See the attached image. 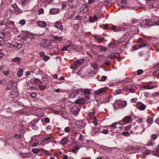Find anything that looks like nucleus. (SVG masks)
<instances>
[{
	"instance_id": "f257e3e1",
	"label": "nucleus",
	"mask_w": 159,
	"mask_h": 159,
	"mask_svg": "<svg viewBox=\"0 0 159 159\" xmlns=\"http://www.w3.org/2000/svg\"><path fill=\"white\" fill-rule=\"evenodd\" d=\"M39 119H35L33 120L28 124V126L30 129L37 130L38 128V126L37 125V124L39 121Z\"/></svg>"
},
{
	"instance_id": "f03ea898",
	"label": "nucleus",
	"mask_w": 159,
	"mask_h": 159,
	"mask_svg": "<svg viewBox=\"0 0 159 159\" xmlns=\"http://www.w3.org/2000/svg\"><path fill=\"white\" fill-rule=\"evenodd\" d=\"M141 26L148 28L153 25H152V22L150 19H147L143 20H142L141 23L140 24Z\"/></svg>"
},
{
	"instance_id": "7ed1b4c3",
	"label": "nucleus",
	"mask_w": 159,
	"mask_h": 159,
	"mask_svg": "<svg viewBox=\"0 0 159 159\" xmlns=\"http://www.w3.org/2000/svg\"><path fill=\"white\" fill-rule=\"evenodd\" d=\"M127 104V102H126L120 101L119 100H116L114 103V108L117 106L116 109L122 108L125 107Z\"/></svg>"
},
{
	"instance_id": "20e7f679",
	"label": "nucleus",
	"mask_w": 159,
	"mask_h": 159,
	"mask_svg": "<svg viewBox=\"0 0 159 159\" xmlns=\"http://www.w3.org/2000/svg\"><path fill=\"white\" fill-rule=\"evenodd\" d=\"M84 61V59H80L74 62L70 66V67L72 69H75L78 66L83 63Z\"/></svg>"
},
{
	"instance_id": "39448f33",
	"label": "nucleus",
	"mask_w": 159,
	"mask_h": 159,
	"mask_svg": "<svg viewBox=\"0 0 159 159\" xmlns=\"http://www.w3.org/2000/svg\"><path fill=\"white\" fill-rule=\"evenodd\" d=\"M136 87L133 85H127L125 86L123 89L125 90H129L131 93H134Z\"/></svg>"
},
{
	"instance_id": "423d86ee",
	"label": "nucleus",
	"mask_w": 159,
	"mask_h": 159,
	"mask_svg": "<svg viewBox=\"0 0 159 159\" xmlns=\"http://www.w3.org/2000/svg\"><path fill=\"white\" fill-rule=\"evenodd\" d=\"M3 72L5 75L9 78H12L14 77V73L11 71H9V69L7 67L6 69L3 70Z\"/></svg>"
},
{
	"instance_id": "0eeeda50",
	"label": "nucleus",
	"mask_w": 159,
	"mask_h": 159,
	"mask_svg": "<svg viewBox=\"0 0 159 159\" xmlns=\"http://www.w3.org/2000/svg\"><path fill=\"white\" fill-rule=\"evenodd\" d=\"M138 43H140L138 46L139 48H141L143 47L149 46V45L148 44L147 42H146V41L143 40L142 38H139L138 39Z\"/></svg>"
},
{
	"instance_id": "6e6552de",
	"label": "nucleus",
	"mask_w": 159,
	"mask_h": 159,
	"mask_svg": "<svg viewBox=\"0 0 159 159\" xmlns=\"http://www.w3.org/2000/svg\"><path fill=\"white\" fill-rule=\"evenodd\" d=\"M110 30H113L114 32L119 31L121 30H124V28L122 27H116L115 25H112L111 27L110 28Z\"/></svg>"
},
{
	"instance_id": "1a4fd4ad",
	"label": "nucleus",
	"mask_w": 159,
	"mask_h": 159,
	"mask_svg": "<svg viewBox=\"0 0 159 159\" xmlns=\"http://www.w3.org/2000/svg\"><path fill=\"white\" fill-rule=\"evenodd\" d=\"M21 44H18L15 42H12L11 43H8L7 44L8 47H10L12 49H15L19 48V46H21Z\"/></svg>"
},
{
	"instance_id": "9d476101",
	"label": "nucleus",
	"mask_w": 159,
	"mask_h": 159,
	"mask_svg": "<svg viewBox=\"0 0 159 159\" xmlns=\"http://www.w3.org/2000/svg\"><path fill=\"white\" fill-rule=\"evenodd\" d=\"M149 7L150 8H159V0H154L153 2L151 3L149 5Z\"/></svg>"
},
{
	"instance_id": "9b49d317",
	"label": "nucleus",
	"mask_w": 159,
	"mask_h": 159,
	"mask_svg": "<svg viewBox=\"0 0 159 159\" xmlns=\"http://www.w3.org/2000/svg\"><path fill=\"white\" fill-rule=\"evenodd\" d=\"M101 133L100 129L98 128H95L92 129L91 131V134L92 136H97Z\"/></svg>"
},
{
	"instance_id": "f8f14e48",
	"label": "nucleus",
	"mask_w": 159,
	"mask_h": 159,
	"mask_svg": "<svg viewBox=\"0 0 159 159\" xmlns=\"http://www.w3.org/2000/svg\"><path fill=\"white\" fill-rule=\"evenodd\" d=\"M131 119V118L130 116H127L124 117L122 120L120 121L119 123L122 125V123L121 122L124 123H129Z\"/></svg>"
},
{
	"instance_id": "ddd939ff",
	"label": "nucleus",
	"mask_w": 159,
	"mask_h": 159,
	"mask_svg": "<svg viewBox=\"0 0 159 159\" xmlns=\"http://www.w3.org/2000/svg\"><path fill=\"white\" fill-rule=\"evenodd\" d=\"M120 57L119 53L118 52H113L109 54L107 56V58L111 59H114L116 58H119Z\"/></svg>"
},
{
	"instance_id": "4468645a",
	"label": "nucleus",
	"mask_w": 159,
	"mask_h": 159,
	"mask_svg": "<svg viewBox=\"0 0 159 159\" xmlns=\"http://www.w3.org/2000/svg\"><path fill=\"white\" fill-rule=\"evenodd\" d=\"M79 93V90L75 89L70 93V98H75Z\"/></svg>"
},
{
	"instance_id": "2eb2a0df",
	"label": "nucleus",
	"mask_w": 159,
	"mask_h": 159,
	"mask_svg": "<svg viewBox=\"0 0 159 159\" xmlns=\"http://www.w3.org/2000/svg\"><path fill=\"white\" fill-rule=\"evenodd\" d=\"M136 107L140 110H143L146 108V106L142 102H138L137 103Z\"/></svg>"
},
{
	"instance_id": "dca6fc26",
	"label": "nucleus",
	"mask_w": 159,
	"mask_h": 159,
	"mask_svg": "<svg viewBox=\"0 0 159 159\" xmlns=\"http://www.w3.org/2000/svg\"><path fill=\"white\" fill-rule=\"evenodd\" d=\"M107 89V88H102L100 89L95 91V95L101 94H102L103 93H105Z\"/></svg>"
},
{
	"instance_id": "f3484780",
	"label": "nucleus",
	"mask_w": 159,
	"mask_h": 159,
	"mask_svg": "<svg viewBox=\"0 0 159 159\" xmlns=\"http://www.w3.org/2000/svg\"><path fill=\"white\" fill-rule=\"evenodd\" d=\"M39 143V141L38 139L35 138H33L31 139L29 143L30 145L33 146H36L38 145Z\"/></svg>"
},
{
	"instance_id": "a211bd4d",
	"label": "nucleus",
	"mask_w": 159,
	"mask_h": 159,
	"mask_svg": "<svg viewBox=\"0 0 159 159\" xmlns=\"http://www.w3.org/2000/svg\"><path fill=\"white\" fill-rule=\"evenodd\" d=\"M28 36L29 37L27 36H25L24 39V43L26 44L31 43L33 39H34V38L33 37H30L29 35Z\"/></svg>"
},
{
	"instance_id": "6ab92c4d",
	"label": "nucleus",
	"mask_w": 159,
	"mask_h": 159,
	"mask_svg": "<svg viewBox=\"0 0 159 159\" xmlns=\"http://www.w3.org/2000/svg\"><path fill=\"white\" fill-rule=\"evenodd\" d=\"M56 28L60 30H63V26L62 25L61 23L60 22H57L55 23V25H53Z\"/></svg>"
},
{
	"instance_id": "aec40b11",
	"label": "nucleus",
	"mask_w": 159,
	"mask_h": 159,
	"mask_svg": "<svg viewBox=\"0 0 159 159\" xmlns=\"http://www.w3.org/2000/svg\"><path fill=\"white\" fill-rule=\"evenodd\" d=\"M89 8L85 4H83L80 8V11L83 13H86L87 12Z\"/></svg>"
},
{
	"instance_id": "412c9836",
	"label": "nucleus",
	"mask_w": 159,
	"mask_h": 159,
	"mask_svg": "<svg viewBox=\"0 0 159 159\" xmlns=\"http://www.w3.org/2000/svg\"><path fill=\"white\" fill-rule=\"evenodd\" d=\"M98 19V18L96 15H95L93 17H92L90 16H89L88 21L91 23H93L95 22Z\"/></svg>"
},
{
	"instance_id": "4be33fe9",
	"label": "nucleus",
	"mask_w": 159,
	"mask_h": 159,
	"mask_svg": "<svg viewBox=\"0 0 159 159\" xmlns=\"http://www.w3.org/2000/svg\"><path fill=\"white\" fill-rule=\"evenodd\" d=\"M59 11V10L57 8H52L50 9V13L52 14H55L57 13Z\"/></svg>"
},
{
	"instance_id": "5701e85b",
	"label": "nucleus",
	"mask_w": 159,
	"mask_h": 159,
	"mask_svg": "<svg viewBox=\"0 0 159 159\" xmlns=\"http://www.w3.org/2000/svg\"><path fill=\"white\" fill-rule=\"evenodd\" d=\"M37 24L38 25L41 27H44L47 25L46 22L44 21H38L37 22Z\"/></svg>"
},
{
	"instance_id": "b1692460",
	"label": "nucleus",
	"mask_w": 159,
	"mask_h": 159,
	"mask_svg": "<svg viewBox=\"0 0 159 159\" xmlns=\"http://www.w3.org/2000/svg\"><path fill=\"white\" fill-rule=\"evenodd\" d=\"M111 65V62L109 60H106L105 62L102 65V67L103 68H106Z\"/></svg>"
},
{
	"instance_id": "393cba45",
	"label": "nucleus",
	"mask_w": 159,
	"mask_h": 159,
	"mask_svg": "<svg viewBox=\"0 0 159 159\" xmlns=\"http://www.w3.org/2000/svg\"><path fill=\"white\" fill-rule=\"evenodd\" d=\"M80 111L79 108L75 107H73L71 109V111L75 115H77L78 114Z\"/></svg>"
},
{
	"instance_id": "a878e982",
	"label": "nucleus",
	"mask_w": 159,
	"mask_h": 159,
	"mask_svg": "<svg viewBox=\"0 0 159 159\" xmlns=\"http://www.w3.org/2000/svg\"><path fill=\"white\" fill-rule=\"evenodd\" d=\"M85 101L84 98H82L79 99L75 101V103L79 105H81L82 103H84Z\"/></svg>"
},
{
	"instance_id": "bb28decb",
	"label": "nucleus",
	"mask_w": 159,
	"mask_h": 159,
	"mask_svg": "<svg viewBox=\"0 0 159 159\" xmlns=\"http://www.w3.org/2000/svg\"><path fill=\"white\" fill-rule=\"evenodd\" d=\"M52 39L53 41H56L57 40L59 41H61L62 40V38L61 37H58L57 36H54V35H52Z\"/></svg>"
},
{
	"instance_id": "cd10ccee",
	"label": "nucleus",
	"mask_w": 159,
	"mask_h": 159,
	"mask_svg": "<svg viewBox=\"0 0 159 159\" xmlns=\"http://www.w3.org/2000/svg\"><path fill=\"white\" fill-rule=\"evenodd\" d=\"M156 148L153 151V154L159 157V144Z\"/></svg>"
},
{
	"instance_id": "c85d7f7f",
	"label": "nucleus",
	"mask_w": 159,
	"mask_h": 159,
	"mask_svg": "<svg viewBox=\"0 0 159 159\" xmlns=\"http://www.w3.org/2000/svg\"><path fill=\"white\" fill-rule=\"evenodd\" d=\"M68 141V139L67 137H64L61 139V144L62 145L66 144L67 143Z\"/></svg>"
},
{
	"instance_id": "c756f323",
	"label": "nucleus",
	"mask_w": 159,
	"mask_h": 159,
	"mask_svg": "<svg viewBox=\"0 0 159 159\" xmlns=\"http://www.w3.org/2000/svg\"><path fill=\"white\" fill-rule=\"evenodd\" d=\"M90 64L91 66H92L94 70H95L97 69L98 68V64L97 62H92Z\"/></svg>"
},
{
	"instance_id": "7c9ffc66",
	"label": "nucleus",
	"mask_w": 159,
	"mask_h": 159,
	"mask_svg": "<svg viewBox=\"0 0 159 159\" xmlns=\"http://www.w3.org/2000/svg\"><path fill=\"white\" fill-rule=\"evenodd\" d=\"M90 93V91H89L88 89H86L85 92L84 93L85 97L88 99H89Z\"/></svg>"
},
{
	"instance_id": "2f4dec72",
	"label": "nucleus",
	"mask_w": 159,
	"mask_h": 159,
	"mask_svg": "<svg viewBox=\"0 0 159 159\" xmlns=\"http://www.w3.org/2000/svg\"><path fill=\"white\" fill-rule=\"evenodd\" d=\"M23 69L22 68L18 70L17 72V76L19 77L23 75Z\"/></svg>"
},
{
	"instance_id": "473e14b6",
	"label": "nucleus",
	"mask_w": 159,
	"mask_h": 159,
	"mask_svg": "<svg viewBox=\"0 0 159 159\" xmlns=\"http://www.w3.org/2000/svg\"><path fill=\"white\" fill-rule=\"evenodd\" d=\"M147 121L151 125L153 122V118L148 117L147 119Z\"/></svg>"
},
{
	"instance_id": "72a5a7b5",
	"label": "nucleus",
	"mask_w": 159,
	"mask_h": 159,
	"mask_svg": "<svg viewBox=\"0 0 159 159\" xmlns=\"http://www.w3.org/2000/svg\"><path fill=\"white\" fill-rule=\"evenodd\" d=\"M7 90H12L14 89L13 86L12 84H8L7 86Z\"/></svg>"
},
{
	"instance_id": "f704fd0d",
	"label": "nucleus",
	"mask_w": 159,
	"mask_h": 159,
	"mask_svg": "<svg viewBox=\"0 0 159 159\" xmlns=\"http://www.w3.org/2000/svg\"><path fill=\"white\" fill-rule=\"evenodd\" d=\"M34 82L38 84H40L43 83L39 79L37 78H35L34 80Z\"/></svg>"
},
{
	"instance_id": "c9c22d12",
	"label": "nucleus",
	"mask_w": 159,
	"mask_h": 159,
	"mask_svg": "<svg viewBox=\"0 0 159 159\" xmlns=\"http://www.w3.org/2000/svg\"><path fill=\"white\" fill-rule=\"evenodd\" d=\"M21 58L19 57H15L11 60V61L14 62H18L20 61Z\"/></svg>"
},
{
	"instance_id": "e433bc0d",
	"label": "nucleus",
	"mask_w": 159,
	"mask_h": 159,
	"mask_svg": "<svg viewBox=\"0 0 159 159\" xmlns=\"http://www.w3.org/2000/svg\"><path fill=\"white\" fill-rule=\"evenodd\" d=\"M151 152V151L150 150H147L145 151L143 153V156L147 155L150 154Z\"/></svg>"
},
{
	"instance_id": "4c0bfd02",
	"label": "nucleus",
	"mask_w": 159,
	"mask_h": 159,
	"mask_svg": "<svg viewBox=\"0 0 159 159\" xmlns=\"http://www.w3.org/2000/svg\"><path fill=\"white\" fill-rule=\"evenodd\" d=\"M116 43H110L108 45V46L109 47V48H113L116 47Z\"/></svg>"
},
{
	"instance_id": "58836bf2",
	"label": "nucleus",
	"mask_w": 159,
	"mask_h": 159,
	"mask_svg": "<svg viewBox=\"0 0 159 159\" xmlns=\"http://www.w3.org/2000/svg\"><path fill=\"white\" fill-rule=\"evenodd\" d=\"M54 92L56 93H60V92H62V93H64L66 92V90H63V89H55L54 90Z\"/></svg>"
},
{
	"instance_id": "ea45409f",
	"label": "nucleus",
	"mask_w": 159,
	"mask_h": 159,
	"mask_svg": "<svg viewBox=\"0 0 159 159\" xmlns=\"http://www.w3.org/2000/svg\"><path fill=\"white\" fill-rule=\"evenodd\" d=\"M98 47H100V49L101 51H105L107 49V47H104L102 45H99L98 46Z\"/></svg>"
},
{
	"instance_id": "a19ab883",
	"label": "nucleus",
	"mask_w": 159,
	"mask_h": 159,
	"mask_svg": "<svg viewBox=\"0 0 159 159\" xmlns=\"http://www.w3.org/2000/svg\"><path fill=\"white\" fill-rule=\"evenodd\" d=\"M4 42L3 38L0 36V46H2L4 44Z\"/></svg>"
},
{
	"instance_id": "79ce46f5",
	"label": "nucleus",
	"mask_w": 159,
	"mask_h": 159,
	"mask_svg": "<svg viewBox=\"0 0 159 159\" xmlns=\"http://www.w3.org/2000/svg\"><path fill=\"white\" fill-rule=\"evenodd\" d=\"M52 137L51 136H49L48 137L44 139V142H45V143H49V142L48 141V140L52 139Z\"/></svg>"
},
{
	"instance_id": "37998d69",
	"label": "nucleus",
	"mask_w": 159,
	"mask_h": 159,
	"mask_svg": "<svg viewBox=\"0 0 159 159\" xmlns=\"http://www.w3.org/2000/svg\"><path fill=\"white\" fill-rule=\"evenodd\" d=\"M121 134L123 135H124L126 137L129 136L130 135L129 133L127 131L123 132Z\"/></svg>"
},
{
	"instance_id": "c03bdc74",
	"label": "nucleus",
	"mask_w": 159,
	"mask_h": 159,
	"mask_svg": "<svg viewBox=\"0 0 159 159\" xmlns=\"http://www.w3.org/2000/svg\"><path fill=\"white\" fill-rule=\"evenodd\" d=\"M155 87L154 86H151L150 84H147L146 85V89H152Z\"/></svg>"
},
{
	"instance_id": "a18cd8bd",
	"label": "nucleus",
	"mask_w": 159,
	"mask_h": 159,
	"mask_svg": "<svg viewBox=\"0 0 159 159\" xmlns=\"http://www.w3.org/2000/svg\"><path fill=\"white\" fill-rule=\"evenodd\" d=\"M151 138L153 140L157 139V135L156 134H154L152 135Z\"/></svg>"
},
{
	"instance_id": "49530a36",
	"label": "nucleus",
	"mask_w": 159,
	"mask_h": 159,
	"mask_svg": "<svg viewBox=\"0 0 159 159\" xmlns=\"http://www.w3.org/2000/svg\"><path fill=\"white\" fill-rule=\"evenodd\" d=\"M19 23L22 25H24L25 23V20L24 19L21 20L19 22Z\"/></svg>"
},
{
	"instance_id": "de8ad7c7",
	"label": "nucleus",
	"mask_w": 159,
	"mask_h": 159,
	"mask_svg": "<svg viewBox=\"0 0 159 159\" xmlns=\"http://www.w3.org/2000/svg\"><path fill=\"white\" fill-rule=\"evenodd\" d=\"M38 88L40 90H43L46 89V87L44 85H40L39 86Z\"/></svg>"
},
{
	"instance_id": "09e8293b",
	"label": "nucleus",
	"mask_w": 159,
	"mask_h": 159,
	"mask_svg": "<svg viewBox=\"0 0 159 159\" xmlns=\"http://www.w3.org/2000/svg\"><path fill=\"white\" fill-rule=\"evenodd\" d=\"M159 75V69L158 70L152 73V75L154 76H157Z\"/></svg>"
},
{
	"instance_id": "8fccbe9b",
	"label": "nucleus",
	"mask_w": 159,
	"mask_h": 159,
	"mask_svg": "<svg viewBox=\"0 0 159 159\" xmlns=\"http://www.w3.org/2000/svg\"><path fill=\"white\" fill-rule=\"evenodd\" d=\"M131 22L133 24H135L138 22V20L134 19H132L131 20Z\"/></svg>"
},
{
	"instance_id": "3c124183",
	"label": "nucleus",
	"mask_w": 159,
	"mask_h": 159,
	"mask_svg": "<svg viewBox=\"0 0 159 159\" xmlns=\"http://www.w3.org/2000/svg\"><path fill=\"white\" fill-rule=\"evenodd\" d=\"M107 77L105 76H102L101 77V78L100 80V81H103L106 80Z\"/></svg>"
},
{
	"instance_id": "603ef678",
	"label": "nucleus",
	"mask_w": 159,
	"mask_h": 159,
	"mask_svg": "<svg viewBox=\"0 0 159 159\" xmlns=\"http://www.w3.org/2000/svg\"><path fill=\"white\" fill-rule=\"evenodd\" d=\"M32 152L35 154H37L39 152V149H33Z\"/></svg>"
},
{
	"instance_id": "864d4df0",
	"label": "nucleus",
	"mask_w": 159,
	"mask_h": 159,
	"mask_svg": "<svg viewBox=\"0 0 159 159\" xmlns=\"http://www.w3.org/2000/svg\"><path fill=\"white\" fill-rule=\"evenodd\" d=\"M116 91L118 94H120L123 92V90L122 89L116 90Z\"/></svg>"
},
{
	"instance_id": "5fc2aeb1",
	"label": "nucleus",
	"mask_w": 159,
	"mask_h": 159,
	"mask_svg": "<svg viewBox=\"0 0 159 159\" xmlns=\"http://www.w3.org/2000/svg\"><path fill=\"white\" fill-rule=\"evenodd\" d=\"M66 5L67 3L66 2H64L61 5V8L63 10L65 9Z\"/></svg>"
},
{
	"instance_id": "6e6d98bb",
	"label": "nucleus",
	"mask_w": 159,
	"mask_h": 159,
	"mask_svg": "<svg viewBox=\"0 0 159 159\" xmlns=\"http://www.w3.org/2000/svg\"><path fill=\"white\" fill-rule=\"evenodd\" d=\"M39 14H43L44 13V10L43 9V8H41L39 10Z\"/></svg>"
},
{
	"instance_id": "4d7b16f0",
	"label": "nucleus",
	"mask_w": 159,
	"mask_h": 159,
	"mask_svg": "<svg viewBox=\"0 0 159 159\" xmlns=\"http://www.w3.org/2000/svg\"><path fill=\"white\" fill-rule=\"evenodd\" d=\"M65 131L66 133H68L70 131V128L69 127H66L65 128Z\"/></svg>"
},
{
	"instance_id": "13d9d810",
	"label": "nucleus",
	"mask_w": 159,
	"mask_h": 159,
	"mask_svg": "<svg viewBox=\"0 0 159 159\" xmlns=\"http://www.w3.org/2000/svg\"><path fill=\"white\" fill-rule=\"evenodd\" d=\"M14 137L16 139H19L21 138V135L20 134L19 135L16 134L14 135Z\"/></svg>"
},
{
	"instance_id": "bf43d9fd",
	"label": "nucleus",
	"mask_w": 159,
	"mask_h": 159,
	"mask_svg": "<svg viewBox=\"0 0 159 159\" xmlns=\"http://www.w3.org/2000/svg\"><path fill=\"white\" fill-rule=\"evenodd\" d=\"M79 25L78 24H75L74 25V29L76 30H78L79 28Z\"/></svg>"
},
{
	"instance_id": "052dcab7",
	"label": "nucleus",
	"mask_w": 159,
	"mask_h": 159,
	"mask_svg": "<svg viewBox=\"0 0 159 159\" xmlns=\"http://www.w3.org/2000/svg\"><path fill=\"white\" fill-rule=\"evenodd\" d=\"M143 71L142 70H139L137 71V74L138 75H140L143 73Z\"/></svg>"
},
{
	"instance_id": "680f3d73",
	"label": "nucleus",
	"mask_w": 159,
	"mask_h": 159,
	"mask_svg": "<svg viewBox=\"0 0 159 159\" xmlns=\"http://www.w3.org/2000/svg\"><path fill=\"white\" fill-rule=\"evenodd\" d=\"M104 40V39L101 38H99L98 39H97V41L99 43H100L102 42Z\"/></svg>"
},
{
	"instance_id": "e2e57ef3",
	"label": "nucleus",
	"mask_w": 159,
	"mask_h": 159,
	"mask_svg": "<svg viewBox=\"0 0 159 159\" xmlns=\"http://www.w3.org/2000/svg\"><path fill=\"white\" fill-rule=\"evenodd\" d=\"M36 95V94L35 92L32 93L30 94V95L32 98H34Z\"/></svg>"
},
{
	"instance_id": "0e129e2a",
	"label": "nucleus",
	"mask_w": 159,
	"mask_h": 159,
	"mask_svg": "<svg viewBox=\"0 0 159 159\" xmlns=\"http://www.w3.org/2000/svg\"><path fill=\"white\" fill-rule=\"evenodd\" d=\"M50 59V57L48 56H45L43 57V60L45 61H48Z\"/></svg>"
},
{
	"instance_id": "69168bd1",
	"label": "nucleus",
	"mask_w": 159,
	"mask_h": 159,
	"mask_svg": "<svg viewBox=\"0 0 159 159\" xmlns=\"http://www.w3.org/2000/svg\"><path fill=\"white\" fill-rule=\"evenodd\" d=\"M152 96L154 97H156L157 96H159V92H158L156 93H154L152 94Z\"/></svg>"
},
{
	"instance_id": "338daca9",
	"label": "nucleus",
	"mask_w": 159,
	"mask_h": 159,
	"mask_svg": "<svg viewBox=\"0 0 159 159\" xmlns=\"http://www.w3.org/2000/svg\"><path fill=\"white\" fill-rule=\"evenodd\" d=\"M108 130L106 129H104L102 130V133L103 134H106L108 132Z\"/></svg>"
},
{
	"instance_id": "774afa93",
	"label": "nucleus",
	"mask_w": 159,
	"mask_h": 159,
	"mask_svg": "<svg viewBox=\"0 0 159 159\" xmlns=\"http://www.w3.org/2000/svg\"><path fill=\"white\" fill-rule=\"evenodd\" d=\"M44 121L46 123H48L50 121V119L49 118L47 117L44 119Z\"/></svg>"
}]
</instances>
